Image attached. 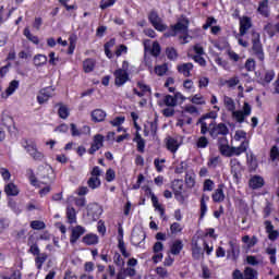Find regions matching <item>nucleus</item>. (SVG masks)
Instances as JSON below:
<instances>
[{"label": "nucleus", "instance_id": "obj_11", "mask_svg": "<svg viewBox=\"0 0 279 279\" xmlns=\"http://www.w3.org/2000/svg\"><path fill=\"white\" fill-rule=\"evenodd\" d=\"M53 90L54 89L51 86L41 88L39 90V95L37 96V104H39L40 106H43V104H47V101H49V99L53 97Z\"/></svg>", "mask_w": 279, "mask_h": 279}, {"label": "nucleus", "instance_id": "obj_3", "mask_svg": "<svg viewBox=\"0 0 279 279\" xmlns=\"http://www.w3.org/2000/svg\"><path fill=\"white\" fill-rule=\"evenodd\" d=\"M232 119L236 121V123H245V119L252 114V106L250 102L245 101L242 110H234L231 112Z\"/></svg>", "mask_w": 279, "mask_h": 279}, {"label": "nucleus", "instance_id": "obj_63", "mask_svg": "<svg viewBox=\"0 0 279 279\" xmlns=\"http://www.w3.org/2000/svg\"><path fill=\"white\" fill-rule=\"evenodd\" d=\"M104 135L101 134H96L94 136V142L93 144L96 145L97 147H99L101 149V147H104Z\"/></svg>", "mask_w": 279, "mask_h": 279}, {"label": "nucleus", "instance_id": "obj_55", "mask_svg": "<svg viewBox=\"0 0 279 279\" xmlns=\"http://www.w3.org/2000/svg\"><path fill=\"white\" fill-rule=\"evenodd\" d=\"M113 263H114V265H117V267H124L125 266V259H123V257L119 253H114Z\"/></svg>", "mask_w": 279, "mask_h": 279}, {"label": "nucleus", "instance_id": "obj_30", "mask_svg": "<svg viewBox=\"0 0 279 279\" xmlns=\"http://www.w3.org/2000/svg\"><path fill=\"white\" fill-rule=\"evenodd\" d=\"M211 197L214 202H216L217 204H221V202L226 199V194L223 193V186L219 185L218 189L215 190Z\"/></svg>", "mask_w": 279, "mask_h": 279}, {"label": "nucleus", "instance_id": "obj_10", "mask_svg": "<svg viewBox=\"0 0 279 279\" xmlns=\"http://www.w3.org/2000/svg\"><path fill=\"white\" fill-rule=\"evenodd\" d=\"M104 213V209L100 207L97 203H90L87 205V217H90L93 221H97L99 217H101V214Z\"/></svg>", "mask_w": 279, "mask_h": 279}, {"label": "nucleus", "instance_id": "obj_46", "mask_svg": "<svg viewBox=\"0 0 279 279\" xmlns=\"http://www.w3.org/2000/svg\"><path fill=\"white\" fill-rule=\"evenodd\" d=\"M166 56H167L168 60L175 61V60H178V50L173 47H167Z\"/></svg>", "mask_w": 279, "mask_h": 279}, {"label": "nucleus", "instance_id": "obj_18", "mask_svg": "<svg viewBox=\"0 0 279 279\" xmlns=\"http://www.w3.org/2000/svg\"><path fill=\"white\" fill-rule=\"evenodd\" d=\"M248 186L253 191L263 189V186H265V179H263V177L254 175L248 180Z\"/></svg>", "mask_w": 279, "mask_h": 279}, {"label": "nucleus", "instance_id": "obj_21", "mask_svg": "<svg viewBox=\"0 0 279 279\" xmlns=\"http://www.w3.org/2000/svg\"><path fill=\"white\" fill-rule=\"evenodd\" d=\"M166 147L171 154H177L178 149H180V143L174 137L168 136L166 138Z\"/></svg>", "mask_w": 279, "mask_h": 279}, {"label": "nucleus", "instance_id": "obj_14", "mask_svg": "<svg viewBox=\"0 0 279 279\" xmlns=\"http://www.w3.org/2000/svg\"><path fill=\"white\" fill-rule=\"evenodd\" d=\"M70 132L71 136L76 137V136H86L90 134V126L84 125L82 129H77V125L75 123L70 124Z\"/></svg>", "mask_w": 279, "mask_h": 279}, {"label": "nucleus", "instance_id": "obj_60", "mask_svg": "<svg viewBox=\"0 0 279 279\" xmlns=\"http://www.w3.org/2000/svg\"><path fill=\"white\" fill-rule=\"evenodd\" d=\"M69 108H66V106H61L58 110V116L60 117V119H69Z\"/></svg>", "mask_w": 279, "mask_h": 279}, {"label": "nucleus", "instance_id": "obj_40", "mask_svg": "<svg viewBox=\"0 0 279 279\" xmlns=\"http://www.w3.org/2000/svg\"><path fill=\"white\" fill-rule=\"evenodd\" d=\"M72 202H74L75 206L78 208H84V206H86V198L84 197L77 198L75 196H69L66 203L71 204Z\"/></svg>", "mask_w": 279, "mask_h": 279}, {"label": "nucleus", "instance_id": "obj_17", "mask_svg": "<svg viewBox=\"0 0 279 279\" xmlns=\"http://www.w3.org/2000/svg\"><path fill=\"white\" fill-rule=\"evenodd\" d=\"M86 234V228L82 227V226H76L74 228H72V233H71V238H70V243L75 244L77 243V240L82 236Z\"/></svg>", "mask_w": 279, "mask_h": 279}, {"label": "nucleus", "instance_id": "obj_16", "mask_svg": "<svg viewBox=\"0 0 279 279\" xmlns=\"http://www.w3.org/2000/svg\"><path fill=\"white\" fill-rule=\"evenodd\" d=\"M257 12L264 19H269V16H271V10L269 9V0L259 1Z\"/></svg>", "mask_w": 279, "mask_h": 279}, {"label": "nucleus", "instance_id": "obj_53", "mask_svg": "<svg viewBox=\"0 0 279 279\" xmlns=\"http://www.w3.org/2000/svg\"><path fill=\"white\" fill-rule=\"evenodd\" d=\"M244 69L248 72L256 71V61L252 58L247 59L245 61Z\"/></svg>", "mask_w": 279, "mask_h": 279}, {"label": "nucleus", "instance_id": "obj_36", "mask_svg": "<svg viewBox=\"0 0 279 279\" xmlns=\"http://www.w3.org/2000/svg\"><path fill=\"white\" fill-rule=\"evenodd\" d=\"M69 48H68V56H73L75 53V47L77 46V35L72 34L69 37Z\"/></svg>", "mask_w": 279, "mask_h": 279}, {"label": "nucleus", "instance_id": "obj_35", "mask_svg": "<svg viewBox=\"0 0 279 279\" xmlns=\"http://www.w3.org/2000/svg\"><path fill=\"white\" fill-rule=\"evenodd\" d=\"M223 105H225L226 109L228 110V112L232 113L236 110V104H234V99H232V97L225 96Z\"/></svg>", "mask_w": 279, "mask_h": 279}, {"label": "nucleus", "instance_id": "obj_2", "mask_svg": "<svg viewBox=\"0 0 279 279\" xmlns=\"http://www.w3.org/2000/svg\"><path fill=\"white\" fill-rule=\"evenodd\" d=\"M191 21H189V17L182 15L181 19L174 24L171 25L170 28L163 34L165 38H173L178 36L179 32H189V25Z\"/></svg>", "mask_w": 279, "mask_h": 279}, {"label": "nucleus", "instance_id": "obj_52", "mask_svg": "<svg viewBox=\"0 0 279 279\" xmlns=\"http://www.w3.org/2000/svg\"><path fill=\"white\" fill-rule=\"evenodd\" d=\"M208 138L206 136H201L196 142V147L198 149H206L208 147Z\"/></svg>", "mask_w": 279, "mask_h": 279}, {"label": "nucleus", "instance_id": "obj_38", "mask_svg": "<svg viewBox=\"0 0 279 279\" xmlns=\"http://www.w3.org/2000/svg\"><path fill=\"white\" fill-rule=\"evenodd\" d=\"M23 35L26 36L27 40L33 43V45H40V39H38V36L32 34L29 27L24 28Z\"/></svg>", "mask_w": 279, "mask_h": 279}, {"label": "nucleus", "instance_id": "obj_42", "mask_svg": "<svg viewBox=\"0 0 279 279\" xmlns=\"http://www.w3.org/2000/svg\"><path fill=\"white\" fill-rule=\"evenodd\" d=\"M242 242H244L247 245L248 250H250L258 243V238H256V235H253L252 238H250V235H244L242 238Z\"/></svg>", "mask_w": 279, "mask_h": 279}, {"label": "nucleus", "instance_id": "obj_13", "mask_svg": "<svg viewBox=\"0 0 279 279\" xmlns=\"http://www.w3.org/2000/svg\"><path fill=\"white\" fill-rule=\"evenodd\" d=\"M0 123V141H5V128H12L14 119L10 116H2Z\"/></svg>", "mask_w": 279, "mask_h": 279}, {"label": "nucleus", "instance_id": "obj_23", "mask_svg": "<svg viewBox=\"0 0 279 279\" xmlns=\"http://www.w3.org/2000/svg\"><path fill=\"white\" fill-rule=\"evenodd\" d=\"M177 71L178 73H181L182 75H184V77H191V71H193V63L187 62V63L179 64L177 66Z\"/></svg>", "mask_w": 279, "mask_h": 279}, {"label": "nucleus", "instance_id": "obj_29", "mask_svg": "<svg viewBox=\"0 0 279 279\" xmlns=\"http://www.w3.org/2000/svg\"><path fill=\"white\" fill-rule=\"evenodd\" d=\"M125 276H129V278H134V276H136V269L132 267L124 268L117 274L116 279H125Z\"/></svg>", "mask_w": 279, "mask_h": 279}, {"label": "nucleus", "instance_id": "obj_22", "mask_svg": "<svg viewBox=\"0 0 279 279\" xmlns=\"http://www.w3.org/2000/svg\"><path fill=\"white\" fill-rule=\"evenodd\" d=\"M246 162L250 173H255L256 169H258V159L253 153L246 155Z\"/></svg>", "mask_w": 279, "mask_h": 279}, {"label": "nucleus", "instance_id": "obj_62", "mask_svg": "<svg viewBox=\"0 0 279 279\" xmlns=\"http://www.w3.org/2000/svg\"><path fill=\"white\" fill-rule=\"evenodd\" d=\"M31 228L33 230H45L46 226L40 220H34V221L31 222Z\"/></svg>", "mask_w": 279, "mask_h": 279}, {"label": "nucleus", "instance_id": "obj_54", "mask_svg": "<svg viewBox=\"0 0 279 279\" xmlns=\"http://www.w3.org/2000/svg\"><path fill=\"white\" fill-rule=\"evenodd\" d=\"M191 101L195 104V106H204L206 105V100H204V96L196 94L192 97Z\"/></svg>", "mask_w": 279, "mask_h": 279}, {"label": "nucleus", "instance_id": "obj_19", "mask_svg": "<svg viewBox=\"0 0 279 279\" xmlns=\"http://www.w3.org/2000/svg\"><path fill=\"white\" fill-rule=\"evenodd\" d=\"M251 27L252 19L250 16H243L240 19V36H245Z\"/></svg>", "mask_w": 279, "mask_h": 279}, {"label": "nucleus", "instance_id": "obj_58", "mask_svg": "<svg viewBox=\"0 0 279 279\" xmlns=\"http://www.w3.org/2000/svg\"><path fill=\"white\" fill-rule=\"evenodd\" d=\"M117 3V0H101L99 8L100 10H108V8H112Z\"/></svg>", "mask_w": 279, "mask_h": 279}, {"label": "nucleus", "instance_id": "obj_34", "mask_svg": "<svg viewBox=\"0 0 279 279\" xmlns=\"http://www.w3.org/2000/svg\"><path fill=\"white\" fill-rule=\"evenodd\" d=\"M83 243H85V245H97V243H99V236L95 233L86 234L83 238Z\"/></svg>", "mask_w": 279, "mask_h": 279}, {"label": "nucleus", "instance_id": "obj_61", "mask_svg": "<svg viewBox=\"0 0 279 279\" xmlns=\"http://www.w3.org/2000/svg\"><path fill=\"white\" fill-rule=\"evenodd\" d=\"M186 167H189L186 161H181L175 166L174 173H178V174L184 173L186 171Z\"/></svg>", "mask_w": 279, "mask_h": 279}, {"label": "nucleus", "instance_id": "obj_5", "mask_svg": "<svg viewBox=\"0 0 279 279\" xmlns=\"http://www.w3.org/2000/svg\"><path fill=\"white\" fill-rule=\"evenodd\" d=\"M148 21L157 32H167V25L162 23V17L158 14V11H150L148 13Z\"/></svg>", "mask_w": 279, "mask_h": 279}, {"label": "nucleus", "instance_id": "obj_8", "mask_svg": "<svg viewBox=\"0 0 279 279\" xmlns=\"http://www.w3.org/2000/svg\"><path fill=\"white\" fill-rule=\"evenodd\" d=\"M230 134V130L228 129V125L226 123L221 122L217 125H214L209 130V135L215 140L218 136H228Z\"/></svg>", "mask_w": 279, "mask_h": 279}, {"label": "nucleus", "instance_id": "obj_39", "mask_svg": "<svg viewBox=\"0 0 279 279\" xmlns=\"http://www.w3.org/2000/svg\"><path fill=\"white\" fill-rule=\"evenodd\" d=\"M47 253H41L39 255H36L35 257V266L37 269H43V265H45V263H47Z\"/></svg>", "mask_w": 279, "mask_h": 279}, {"label": "nucleus", "instance_id": "obj_45", "mask_svg": "<svg viewBox=\"0 0 279 279\" xmlns=\"http://www.w3.org/2000/svg\"><path fill=\"white\" fill-rule=\"evenodd\" d=\"M35 66H45L47 64V56L36 54L33 59Z\"/></svg>", "mask_w": 279, "mask_h": 279}, {"label": "nucleus", "instance_id": "obj_6", "mask_svg": "<svg viewBox=\"0 0 279 279\" xmlns=\"http://www.w3.org/2000/svg\"><path fill=\"white\" fill-rule=\"evenodd\" d=\"M241 255V246L236 240L229 241V248L227 250V258L229 260H239V256Z\"/></svg>", "mask_w": 279, "mask_h": 279}, {"label": "nucleus", "instance_id": "obj_50", "mask_svg": "<svg viewBox=\"0 0 279 279\" xmlns=\"http://www.w3.org/2000/svg\"><path fill=\"white\" fill-rule=\"evenodd\" d=\"M118 247L124 258H130V256H132V254L128 252V248L125 247V242L120 240Z\"/></svg>", "mask_w": 279, "mask_h": 279}, {"label": "nucleus", "instance_id": "obj_12", "mask_svg": "<svg viewBox=\"0 0 279 279\" xmlns=\"http://www.w3.org/2000/svg\"><path fill=\"white\" fill-rule=\"evenodd\" d=\"M218 149L221 156H226V158H232V146L228 145L227 137H220L218 140Z\"/></svg>", "mask_w": 279, "mask_h": 279}, {"label": "nucleus", "instance_id": "obj_33", "mask_svg": "<svg viewBox=\"0 0 279 279\" xmlns=\"http://www.w3.org/2000/svg\"><path fill=\"white\" fill-rule=\"evenodd\" d=\"M66 218L69 223H77V213L71 205L66 207Z\"/></svg>", "mask_w": 279, "mask_h": 279}, {"label": "nucleus", "instance_id": "obj_15", "mask_svg": "<svg viewBox=\"0 0 279 279\" xmlns=\"http://www.w3.org/2000/svg\"><path fill=\"white\" fill-rule=\"evenodd\" d=\"M137 88H133V95H136L137 97H145V95H151V87L147 84H145L143 81L137 82Z\"/></svg>", "mask_w": 279, "mask_h": 279}, {"label": "nucleus", "instance_id": "obj_49", "mask_svg": "<svg viewBox=\"0 0 279 279\" xmlns=\"http://www.w3.org/2000/svg\"><path fill=\"white\" fill-rule=\"evenodd\" d=\"M240 82L241 81L239 80V76H233L229 80H226L223 84L228 86V88H234V86H239Z\"/></svg>", "mask_w": 279, "mask_h": 279}, {"label": "nucleus", "instance_id": "obj_25", "mask_svg": "<svg viewBox=\"0 0 279 279\" xmlns=\"http://www.w3.org/2000/svg\"><path fill=\"white\" fill-rule=\"evenodd\" d=\"M16 88H19V81L13 80L8 88L5 89V93L1 94L2 99H8V97H10V95H14V93L16 92Z\"/></svg>", "mask_w": 279, "mask_h": 279}, {"label": "nucleus", "instance_id": "obj_27", "mask_svg": "<svg viewBox=\"0 0 279 279\" xmlns=\"http://www.w3.org/2000/svg\"><path fill=\"white\" fill-rule=\"evenodd\" d=\"M92 120L94 123H101L102 121H106V111L101 109H95L92 111Z\"/></svg>", "mask_w": 279, "mask_h": 279}, {"label": "nucleus", "instance_id": "obj_47", "mask_svg": "<svg viewBox=\"0 0 279 279\" xmlns=\"http://www.w3.org/2000/svg\"><path fill=\"white\" fill-rule=\"evenodd\" d=\"M161 51L162 48L160 47V44L158 41H154L150 49V56H153L154 58H158Z\"/></svg>", "mask_w": 279, "mask_h": 279}, {"label": "nucleus", "instance_id": "obj_48", "mask_svg": "<svg viewBox=\"0 0 279 279\" xmlns=\"http://www.w3.org/2000/svg\"><path fill=\"white\" fill-rule=\"evenodd\" d=\"M163 104H165V106H168V108H174V106H178L175 97L171 96V95L165 96Z\"/></svg>", "mask_w": 279, "mask_h": 279}, {"label": "nucleus", "instance_id": "obj_59", "mask_svg": "<svg viewBox=\"0 0 279 279\" xmlns=\"http://www.w3.org/2000/svg\"><path fill=\"white\" fill-rule=\"evenodd\" d=\"M28 245H29L28 252H29V254H33V256H38V255L41 254V253H40V247H38V244H36V243H29V242H28Z\"/></svg>", "mask_w": 279, "mask_h": 279}, {"label": "nucleus", "instance_id": "obj_9", "mask_svg": "<svg viewBox=\"0 0 279 279\" xmlns=\"http://www.w3.org/2000/svg\"><path fill=\"white\" fill-rule=\"evenodd\" d=\"M113 75H114V84L116 86L118 87H121L123 86L126 82L130 81V74L128 73L126 70H123V69H117L114 72H113Z\"/></svg>", "mask_w": 279, "mask_h": 279}, {"label": "nucleus", "instance_id": "obj_56", "mask_svg": "<svg viewBox=\"0 0 279 279\" xmlns=\"http://www.w3.org/2000/svg\"><path fill=\"white\" fill-rule=\"evenodd\" d=\"M265 32L268 34V36L270 38H274L276 36V33H278L276 31V25H271V23H268L265 27H264Z\"/></svg>", "mask_w": 279, "mask_h": 279}, {"label": "nucleus", "instance_id": "obj_64", "mask_svg": "<svg viewBox=\"0 0 279 279\" xmlns=\"http://www.w3.org/2000/svg\"><path fill=\"white\" fill-rule=\"evenodd\" d=\"M167 64H161V65H157L155 66V73L156 75H159V77H162V75H165L167 73Z\"/></svg>", "mask_w": 279, "mask_h": 279}, {"label": "nucleus", "instance_id": "obj_32", "mask_svg": "<svg viewBox=\"0 0 279 279\" xmlns=\"http://www.w3.org/2000/svg\"><path fill=\"white\" fill-rule=\"evenodd\" d=\"M274 77H276V72H274V70H268L266 71L264 77L259 78V84H263V86H265V84H271Z\"/></svg>", "mask_w": 279, "mask_h": 279}, {"label": "nucleus", "instance_id": "obj_37", "mask_svg": "<svg viewBox=\"0 0 279 279\" xmlns=\"http://www.w3.org/2000/svg\"><path fill=\"white\" fill-rule=\"evenodd\" d=\"M4 193L11 197L19 195V187L14 183H9L4 187Z\"/></svg>", "mask_w": 279, "mask_h": 279}, {"label": "nucleus", "instance_id": "obj_28", "mask_svg": "<svg viewBox=\"0 0 279 279\" xmlns=\"http://www.w3.org/2000/svg\"><path fill=\"white\" fill-rule=\"evenodd\" d=\"M133 143H136L137 151H140V154H145V138H143V136H141V133H138V132L135 133Z\"/></svg>", "mask_w": 279, "mask_h": 279}, {"label": "nucleus", "instance_id": "obj_26", "mask_svg": "<svg viewBox=\"0 0 279 279\" xmlns=\"http://www.w3.org/2000/svg\"><path fill=\"white\" fill-rule=\"evenodd\" d=\"M2 279H19L21 278V271L9 268L1 274Z\"/></svg>", "mask_w": 279, "mask_h": 279}, {"label": "nucleus", "instance_id": "obj_57", "mask_svg": "<svg viewBox=\"0 0 279 279\" xmlns=\"http://www.w3.org/2000/svg\"><path fill=\"white\" fill-rule=\"evenodd\" d=\"M123 123H125V117H123V116L116 117L113 120L110 121V124L113 128H119V126L123 125Z\"/></svg>", "mask_w": 279, "mask_h": 279}, {"label": "nucleus", "instance_id": "obj_41", "mask_svg": "<svg viewBox=\"0 0 279 279\" xmlns=\"http://www.w3.org/2000/svg\"><path fill=\"white\" fill-rule=\"evenodd\" d=\"M87 184L89 189L95 191V189H99L101 186V180L97 175L90 177L87 181Z\"/></svg>", "mask_w": 279, "mask_h": 279}, {"label": "nucleus", "instance_id": "obj_31", "mask_svg": "<svg viewBox=\"0 0 279 279\" xmlns=\"http://www.w3.org/2000/svg\"><path fill=\"white\" fill-rule=\"evenodd\" d=\"M231 173L232 175H241L243 173V166H241V162L236 159H231Z\"/></svg>", "mask_w": 279, "mask_h": 279}, {"label": "nucleus", "instance_id": "obj_4", "mask_svg": "<svg viewBox=\"0 0 279 279\" xmlns=\"http://www.w3.org/2000/svg\"><path fill=\"white\" fill-rule=\"evenodd\" d=\"M145 239H147V234L142 228L133 229L131 235L132 245H134L135 247H143V250H145Z\"/></svg>", "mask_w": 279, "mask_h": 279}, {"label": "nucleus", "instance_id": "obj_51", "mask_svg": "<svg viewBox=\"0 0 279 279\" xmlns=\"http://www.w3.org/2000/svg\"><path fill=\"white\" fill-rule=\"evenodd\" d=\"M184 189V181L182 180H174L172 182V190L174 193H180Z\"/></svg>", "mask_w": 279, "mask_h": 279}, {"label": "nucleus", "instance_id": "obj_24", "mask_svg": "<svg viewBox=\"0 0 279 279\" xmlns=\"http://www.w3.org/2000/svg\"><path fill=\"white\" fill-rule=\"evenodd\" d=\"M97 65V61L93 58H87L83 61V71L84 73H93L95 71V66Z\"/></svg>", "mask_w": 279, "mask_h": 279}, {"label": "nucleus", "instance_id": "obj_44", "mask_svg": "<svg viewBox=\"0 0 279 279\" xmlns=\"http://www.w3.org/2000/svg\"><path fill=\"white\" fill-rule=\"evenodd\" d=\"M183 247H184V244H182L181 240L174 241L171 246V254H173L174 256H178V254L182 252Z\"/></svg>", "mask_w": 279, "mask_h": 279}, {"label": "nucleus", "instance_id": "obj_43", "mask_svg": "<svg viewBox=\"0 0 279 279\" xmlns=\"http://www.w3.org/2000/svg\"><path fill=\"white\" fill-rule=\"evenodd\" d=\"M258 271L252 267H246L244 269V279H257Z\"/></svg>", "mask_w": 279, "mask_h": 279}, {"label": "nucleus", "instance_id": "obj_7", "mask_svg": "<svg viewBox=\"0 0 279 279\" xmlns=\"http://www.w3.org/2000/svg\"><path fill=\"white\" fill-rule=\"evenodd\" d=\"M252 50L254 51V54L259 60V62L265 61V52L263 51V44H260V35H256L252 39Z\"/></svg>", "mask_w": 279, "mask_h": 279}, {"label": "nucleus", "instance_id": "obj_1", "mask_svg": "<svg viewBox=\"0 0 279 279\" xmlns=\"http://www.w3.org/2000/svg\"><path fill=\"white\" fill-rule=\"evenodd\" d=\"M20 145L29 154V156L33 157V159L38 162H43V160H45V155L38 150V146L34 140L22 138Z\"/></svg>", "mask_w": 279, "mask_h": 279}, {"label": "nucleus", "instance_id": "obj_20", "mask_svg": "<svg viewBox=\"0 0 279 279\" xmlns=\"http://www.w3.org/2000/svg\"><path fill=\"white\" fill-rule=\"evenodd\" d=\"M247 147H250L248 140L243 141L238 147L231 146V156H241V154H245Z\"/></svg>", "mask_w": 279, "mask_h": 279}]
</instances>
